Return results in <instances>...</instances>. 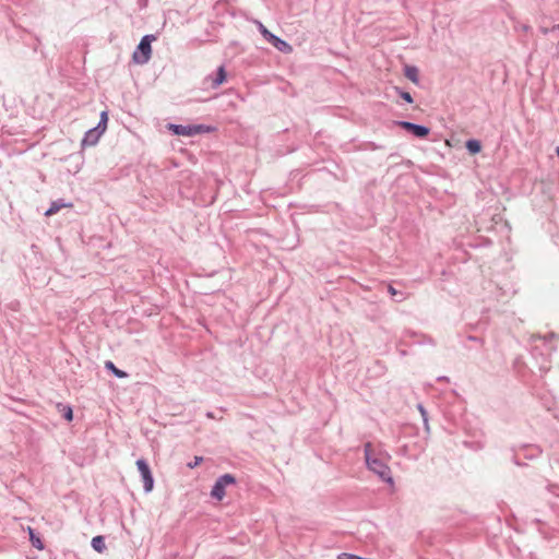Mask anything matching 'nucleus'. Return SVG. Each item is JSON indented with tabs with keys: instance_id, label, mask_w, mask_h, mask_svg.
<instances>
[{
	"instance_id": "f8f14e48",
	"label": "nucleus",
	"mask_w": 559,
	"mask_h": 559,
	"mask_svg": "<svg viewBox=\"0 0 559 559\" xmlns=\"http://www.w3.org/2000/svg\"><path fill=\"white\" fill-rule=\"evenodd\" d=\"M102 132L97 130L96 127L87 130L83 136L82 144L83 145H95L99 138L102 136Z\"/></svg>"
},
{
	"instance_id": "b1692460",
	"label": "nucleus",
	"mask_w": 559,
	"mask_h": 559,
	"mask_svg": "<svg viewBox=\"0 0 559 559\" xmlns=\"http://www.w3.org/2000/svg\"><path fill=\"white\" fill-rule=\"evenodd\" d=\"M202 461H203L202 456H194L193 461L189 462L187 464V466L189 468H195L197 466H199L201 464Z\"/></svg>"
},
{
	"instance_id": "6e6552de",
	"label": "nucleus",
	"mask_w": 559,
	"mask_h": 559,
	"mask_svg": "<svg viewBox=\"0 0 559 559\" xmlns=\"http://www.w3.org/2000/svg\"><path fill=\"white\" fill-rule=\"evenodd\" d=\"M394 124L399 126L416 139H426L431 132L430 128L425 124H418L406 120H396L394 121Z\"/></svg>"
},
{
	"instance_id": "f03ea898",
	"label": "nucleus",
	"mask_w": 559,
	"mask_h": 559,
	"mask_svg": "<svg viewBox=\"0 0 559 559\" xmlns=\"http://www.w3.org/2000/svg\"><path fill=\"white\" fill-rule=\"evenodd\" d=\"M364 455L368 471L377 475L381 481L393 487L394 479L390 466L383 460L372 454V445L370 442L364 445Z\"/></svg>"
},
{
	"instance_id": "0eeeda50",
	"label": "nucleus",
	"mask_w": 559,
	"mask_h": 559,
	"mask_svg": "<svg viewBox=\"0 0 559 559\" xmlns=\"http://www.w3.org/2000/svg\"><path fill=\"white\" fill-rule=\"evenodd\" d=\"M401 343L406 346H413V345H430L435 346L436 342L435 340L421 332H416L413 330H405L402 333Z\"/></svg>"
},
{
	"instance_id": "ddd939ff",
	"label": "nucleus",
	"mask_w": 559,
	"mask_h": 559,
	"mask_svg": "<svg viewBox=\"0 0 559 559\" xmlns=\"http://www.w3.org/2000/svg\"><path fill=\"white\" fill-rule=\"evenodd\" d=\"M72 203H67L63 199H57L52 201L49 207L45 211L46 216H51L58 213L63 207H71Z\"/></svg>"
},
{
	"instance_id": "5701e85b",
	"label": "nucleus",
	"mask_w": 559,
	"mask_h": 559,
	"mask_svg": "<svg viewBox=\"0 0 559 559\" xmlns=\"http://www.w3.org/2000/svg\"><path fill=\"white\" fill-rule=\"evenodd\" d=\"M108 123V112L106 110L100 112L99 121L96 124V128L99 132L104 133L107 129Z\"/></svg>"
},
{
	"instance_id": "c756f323",
	"label": "nucleus",
	"mask_w": 559,
	"mask_h": 559,
	"mask_svg": "<svg viewBox=\"0 0 559 559\" xmlns=\"http://www.w3.org/2000/svg\"><path fill=\"white\" fill-rule=\"evenodd\" d=\"M399 353L403 357L407 355V352L405 349H400Z\"/></svg>"
},
{
	"instance_id": "7ed1b4c3",
	"label": "nucleus",
	"mask_w": 559,
	"mask_h": 559,
	"mask_svg": "<svg viewBox=\"0 0 559 559\" xmlns=\"http://www.w3.org/2000/svg\"><path fill=\"white\" fill-rule=\"evenodd\" d=\"M510 460L518 466H524L523 460H534L542 454V450L536 444H522L509 450Z\"/></svg>"
},
{
	"instance_id": "f257e3e1",
	"label": "nucleus",
	"mask_w": 559,
	"mask_h": 559,
	"mask_svg": "<svg viewBox=\"0 0 559 559\" xmlns=\"http://www.w3.org/2000/svg\"><path fill=\"white\" fill-rule=\"evenodd\" d=\"M556 337L555 333L547 335H532L530 342V355L535 361V366L542 373H546L550 369V357L556 350L552 341Z\"/></svg>"
},
{
	"instance_id": "1a4fd4ad",
	"label": "nucleus",
	"mask_w": 559,
	"mask_h": 559,
	"mask_svg": "<svg viewBox=\"0 0 559 559\" xmlns=\"http://www.w3.org/2000/svg\"><path fill=\"white\" fill-rule=\"evenodd\" d=\"M135 464L143 481L144 492L148 493L153 490L155 484L150 464L143 457L138 459Z\"/></svg>"
},
{
	"instance_id": "39448f33",
	"label": "nucleus",
	"mask_w": 559,
	"mask_h": 559,
	"mask_svg": "<svg viewBox=\"0 0 559 559\" xmlns=\"http://www.w3.org/2000/svg\"><path fill=\"white\" fill-rule=\"evenodd\" d=\"M236 484L237 478L233 474H223L215 480L210 495L213 499L222 501L226 496V488Z\"/></svg>"
},
{
	"instance_id": "dca6fc26",
	"label": "nucleus",
	"mask_w": 559,
	"mask_h": 559,
	"mask_svg": "<svg viewBox=\"0 0 559 559\" xmlns=\"http://www.w3.org/2000/svg\"><path fill=\"white\" fill-rule=\"evenodd\" d=\"M404 75L415 84L419 83V70L415 66H406L404 68Z\"/></svg>"
},
{
	"instance_id": "f3484780",
	"label": "nucleus",
	"mask_w": 559,
	"mask_h": 559,
	"mask_svg": "<svg viewBox=\"0 0 559 559\" xmlns=\"http://www.w3.org/2000/svg\"><path fill=\"white\" fill-rule=\"evenodd\" d=\"M91 546L96 552L103 554L106 550L105 537L102 535L94 536Z\"/></svg>"
},
{
	"instance_id": "7c9ffc66",
	"label": "nucleus",
	"mask_w": 559,
	"mask_h": 559,
	"mask_svg": "<svg viewBox=\"0 0 559 559\" xmlns=\"http://www.w3.org/2000/svg\"><path fill=\"white\" fill-rule=\"evenodd\" d=\"M206 416H207V417H210V418H213V417H214L212 412H207V413H206Z\"/></svg>"
},
{
	"instance_id": "20e7f679",
	"label": "nucleus",
	"mask_w": 559,
	"mask_h": 559,
	"mask_svg": "<svg viewBox=\"0 0 559 559\" xmlns=\"http://www.w3.org/2000/svg\"><path fill=\"white\" fill-rule=\"evenodd\" d=\"M156 39L155 35H144L135 50L132 53V60L136 64H145L150 61L152 56V41Z\"/></svg>"
},
{
	"instance_id": "412c9836",
	"label": "nucleus",
	"mask_w": 559,
	"mask_h": 559,
	"mask_svg": "<svg viewBox=\"0 0 559 559\" xmlns=\"http://www.w3.org/2000/svg\"><path fill=\"white\" fill-rule=\"evenodd\" d=\"M394 92L396 95H399L403 100H405L407 104H413L414 103V98L413 96L411 95V93L404 91L402 87L400 86H394L393 87Z\"/></svg>"
},
{
	"instance_id": "aec40b11",
	"label": "nucleus",
	"mask_w": 559,
	"mask_h": 559,
	"mask_svg": "<svg viewBox=\"0 0 559 559\" xmlns=\"http://www.w3.org/2000/svg\"><path fill=\"white\" fill-rule=\"evenodd\" d=\"M106 370L110 371L116 378L123 379L128 377V373L115 366V364L110 360L105 362Z\"/></svg>"
},
{
	"instance_id": "c85d7f7f",
	"label": "nucleus",
	"mask_w": 559,
	"mask_h": 559,
	"mask_svg": "<svg viewBox=\"0 0 559 559\" xmlns=\"http://www.w3.org/2000/svg\"><path fill=\"white\" fill-rule=\"evenodd\" d=\"M467 340H468V341H472V342H476V343H478V344L483 345V340H481L480 337H478V336L469 335V336L467 337Z\"/></svg>"
},
{
	"instance_id": "2f4dec72",
	"label": "nucleus",
	"mask_w": 559,
	"mask_h": 559,
	"mask_svg": "<svg viewBox=\"0 0 559 559\" xmlns=\"http://www.w3.org/2000/svg\"><path fill=\"white\" fill-rule=\"evenodd\" d=\"M447 379V377H439L438 380L439 381H444Z\"/></svg>"
},
{
	"instance_id": "423d86ee",
	"label": "nucleus",
	"mask_w": 559,
	"mask_h": 559,
	"mask_svg": "<svg viewBox=\"0 0 559 559\" xmlns=\"http://www.w3.org/2000/svg\"><path fill=\"white\" fill-rule=\"evenodd\" d=\"M258 29L263 38L283 53H290L293 47L289 43L270 32L260 21H257Z\"/></svg>"
},
{
	"instance_id": "a878e982",
	"label": "nucleus",
	"mask_w": 559,
	"mask_h": 559,
	"mask_svg": "<svg viewBox=\"0 0 559 559\" xmlns=\"http://www.w3.org/2000/svg\"><path fill=\"white\" fill-rule=\"evenodd\" d=\"M418 409L423 416L424 423L427 425V421H428L427 411L425 409V407L421 404L418 405Z\"/></svg>"
},
{
	"instance_id": "6ab92c4d",
	"label": "nucleus",
	"mask_w": 559,
	"mask_h": 559,
	"mask_svg": "<svg viewBox=\"0 0 559 559\" xmlns=\"http://www.w3.org/2000/svg\"><path fill=\"white\" fill-rule=\"evenodd\" d=\"M57 408L61 413V416L67 421H72L73 420V409H72V407L70 405L63 404V403H58L57 404Z\"/></svg>"
},
{
	"instance_id": "4be33fe9",
	"label": "nucleus",
	"mask_w": 559,
	"mask_h": 559,
	"mask_svg": "<svg viewBox=\"0 0 559 559\" xmlns=\"http://www.w3.org/2000/svg\"><path fill=\"white\" fill-rule=\"evenodd\" d=\"M211 130H212L211 127L203 124V123L191 124V136L197 135V134L207 133Z\"/></svg>"
},
{
	"instance_id": "9b49d317",
	"label": "nucleus",
	"mask_w": 559,
	"mask_h": 559,
	"mask_svg": "<svg viewBox=\"0 0 559 559\" xmlns=\"http://www.w3.org/2000/svg\"><path fill=\"white\" fill-rule=\"evenodd\" d=\"M168 130L174 135L191 136V124L169 123L168 124Z\"/></svg>"
},
{
	"instance_id": "4468645a",
	"label": "nucleus",
	"mask_w": 559,
	"mask_h": 559,
	"mask_svg": "<svg viewBox=\"0 0 559 559\" xmlns=\"http://www.w3.org/2000/svg\"><path fill=\"white\" fill-rule=\"evenodd\" d=\"M26 531L28 534L31 545L38 550H43L45 548V545L36 530L28 526Z\"/></svg>"
},
{
	"instance_id": "cd10ccee",
	"label": "nucleus",
	"mask_w": 559,
	"mask_h": 559,
	"mask_svg": "<svg viewBox=\"0 0 559 559\" xmlns=\"http://www.w3.org/2000/svg\"><path fill=\"white\" fill-rule=\"evenodd\" d=\"M342 557H346L347 559H364L362 557H359L354 554H347V552L341 554L340 558H342Z\"/></svg>"
},
{
	"instance_id": "9d476101",
	"label": "nucleus",
	"mask_w": 559,
	"mask_h": 559,
	"mask_svg": "<svg viewBox=\"0 0 559 559\" xmlns=\"http://www.w3.org/2000/svg\"><path fill=\"white\" fill-rule=\"evenodd\" d=\"M227 79V72L224 66L217 68L215 73H210L203 80V85L205 87L217 88L221 86Z\"/></svg>"
},
{
	"instance_id": "bb28decb",
	"label": "nucleus",
	"mask_w": 559,
	"mask_h": 559,
	"mask_svg": "<svg viewBox=\"0 0 559 559\" xmlns=\"http://www.w3.org/2000/svg\"><path fill=\"white\" fill-rule=\"evenodd\" d=\"M544 406L547 408V411H552V408L555 406V401L552 399H547L544 402Z\"/></svg>"
},
{
	"instance_id": "2eb2a0df",
	"label": "nucleus",
	"mask_w": 559,
	"mask_h": 559,
	"mask_svg": "<svg viewBox=\"0 0 559 559\" xmlns=\"http://www.w3.org/2000/svg\"><path fill=\"white\" fill-rule=\"evenodd\" d=\"M386 289L395 302H402L407 298V293L396 289L392 284H388Z\"/></svg>"
},
{
	"instance_id": "393cba45",
	"label": "nucleus",
	"mask_w": 559,
	"mask_h": 559,
	"mask_svg": "<svg viewBox=\"0 0 559 559\" xmlns=\"http://www.w3.org/2000/svg\"><path fill=\"white\" fill-rule=\"evenodd\" d=\"M547 490L555 495L556 497H559V485L557 484H549L547 486Z\"/></svg>"
},
{
	"instance_id": "a211bd4d",
	"label": "nucleus",
	"mask_w": 559,
	"mask_h": 559,
	"mask_svg": "<svg viewBox=\"0 0 559 559\" xmlns=\"http://www.w3.org/2000/svg\"><path fill=\"white\" fill-rule=\"evenodd\" d=\"M467 152L472 155L478 154L481 151V142L477 139H469L465 142Z\"/></svg>"
}]
</instances>
